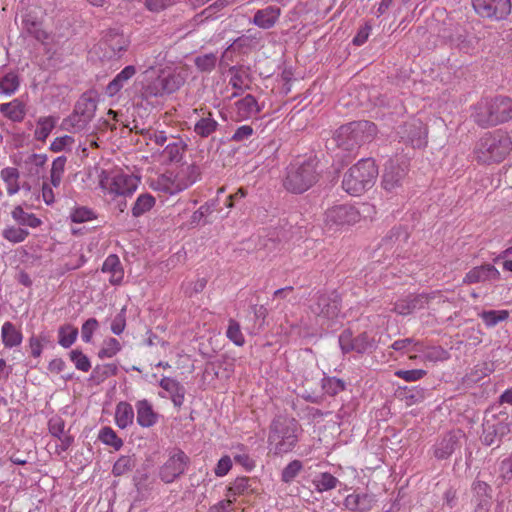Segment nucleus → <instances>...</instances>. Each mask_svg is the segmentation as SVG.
I'll list each match as a JSON object with an SVG mask.
<instances>
[{"label": "nucleus", "instance_id": "1", "mask_svg": "<svg viewBox=\"0 0 512 512\" xmlns=\"http://www.w3.org/2000/svg\"><path fill=\"white\" fill-rule=\"evenodd\" d=\"M512 151L510 135L501 130L485 133L475 144L474 159L480 164L502 162Z\"/></svg>", "mask_w": 512, "mask_h": 512}, {"label": "nucleus", "instance_id": "2", "mask_svg": "<svg viewBox=\"0 0 512 512\" xmlns=\"http://www.w3.org/2000/svg\"><path fill=\"white\" fill-rule=\"evenodd\" d=\"M319 161L316 157L296 160L286 168L284 188L293 194H302L319 180Z\"/></svg>", "mask_w": 512, "mask_h": 512}, {"label": "nucleus", "instance_id": "3", "mask_svg": "<svg viewBox=\"0 0 512 512\" xmlns=\"http://www.w3.org/2000/svg\"><path fill=\"white\" fill-rule=\"evenodd\" d=\"M301 427L298 421L287 415H277L269 427L268 442L273 445L274 455L291 452L298 443Z\"/></svg>", "mask_w": 512, "mask_h": 512}, {"label": "nucleus", "instance_id": "4", "mask_svg": "<svg viewBox=\"0 0 512 512\" xmlns=\"http://www.w3.org/2000/svg\"><path fill=\"white\" fill-rule=\"evenodd\" d=\"M376 125L367 120L353 121L340 126L334 133L336 146L347 152H353L364 143L370 142L376 135Z\"/></svg>", "mask_w": 512, "mask_h": 512}, {"label": "nucleus", "instance_id": "5", "mask_svg": "<svg viewBox=\"0 0 512 512\" xmlns=\"http://www.w3.org/2000/svg\"><path fill=\"white\" fill-rule=\"evenodd\" d=\"M378 168L371 158L361 159L343 177L342 187L350 195L358 196L373 187Z\"/></svg>", "mask_w": 512, "mask_h": 512}, {"label": "nucleus", "instance_id": "6", "mask_svg": "<svg viewBox=\"0 0 512 512\" xmlns=\"http://www.w3.org/2000/svg\"><path fill=\"white\" fill-rule=\"evenodd\" d=\"M475 121L481 127L496 126L512 120V98L497 96L477 105Z\"/></svg>", "mask_w": 512, "mask_h": 512}, {"label": "nucleus", "instance_id": "7", "mask_svg": "<svg viewBox=\"0 0 512 512\" xmlns=\"http://www.w3.org/2000/svg\"><path fill=\"white\" fill-rule=\"evenodd\" d=\"M512 421L505 412L486 415L482 423L481 442L485 446H500L502 438L511 432Z\"/></svg>", "mask_w": 512, "mask_h": 512}, {"label": "nucleus", "instance_id": "8", "mask_svg": "<svg viewBox=\"0 0 512 512\" xmlns=\"http://www.w3.org/2000/svg\"><path fill=\"white\" fill-rule=\"evenodd\" d=\"M408 173L405 160L390 159L384 167L381 186L388 194H398Z\"/></svg>", "mask_w": 512, "mask_h": 512}, {"label": "nucleus", "instance_id": "9", "mask_svg": "<svg viewBox=\"0 0 512 512\" xmlns=\"http://www.w3.org/2000/svg\"><path fill=\"white\" fill-rule=\"evenodd\" d=\"M338 342L343 354L350 352L371 353L377 348L374 337L367 332H362L354 337L351 329H344L338 337Z\"/></svg>", "mask_w": 512, "mask_h": 512}, {"label": "nucleus", "instance_id": "10", "mask_svg": "<svg viewBox=\"0 0 512 512\" xmlns=\"http://www.w3.org/2000/svg\"><path fill=\"white\" fill-rule=\"evenodd\" d=\"M190 464V458L180 448L169 452L166 462L160 467L159 477L164 483H172L183 475Z\"/></svg>", "mask_w": 512, "mask_h": 512}, {"label": "nucleus", "instance_id": "11", "mask_svg": "<svg viewBox=\"0 0 512 512\" xmlns=\"http://www.w3.org/2000/svg\"><path fill=\"white\" fill-rule=\"evenodd\" d=\"M476 14L493 21L506 19L511 13V0H471Z\"/></svg>", "mask_w": 512, "mask_h": 512}, {"label": "nucleus", "instance_id": "12", "mask_svg": "<svg viewBox=\"0 0 512 512\" xmlns=\"http://www.w3.org/2000/svg\"><path fill=\"white\" fill-rule=\"evenodd\" d=\"M340 302L336 292L330 294L318 292L310 305V310L316 316L333 319L340 312Z\"/></svg>", "mask_w": 512, "mask_h": 512}, {"label": "nucleus", "instance_id": "13", "mask_svg": "<svg viewBox=\"0 0 512 512\" xmlns=\"http://www.w3.org/2000/svg\"><path fill=\"white\" fill-rule=\"evenodd\" d=\"M129 45L128 39L118 29H108L99 43V49L104 51L103 58H119Z\"/></svg>", "mask_w": 512, "mask_h": 512}, {"label": "nucleus", "instance_id": "14", "mask_svg": "<svg viewBox=\"0 0 512 512\" xmlns=\"http://www.w3.org/2000/svg\"><path fill=\"white\" fill-rule=\"evenodd\" d=\"M465 434L461 430L446 433L434 445V456L438 460L448 459L455 451L460 450Z\"/></svg>", "mask_w": 512, "mask_h": 512}, {"label": "nucleus", "instance_id": "15", "mask_svg": "<svg viewBox=\"0 0 512 512\" xmlns=\"http://www.w3.org/2000/svg\"><path fill=\"white\" fill-rule=\"evenodd\" d=\"M360 218L359 212L351 205L341 204L325 212V221L330 226L351 225Z\"/></svg>", "mask_w": 512, "mask_h": 512}, {"label": "nucleus", "instance_id": "16", "mask_svg": "<svg viewBox=\"0 0 512 512\" xmlns=\"http://www.w3.org/2000/svg\"><path fill=\"white\" fill-rule=\"evenodd\" d=\"M398 133L413 148H422L427 144V128L420 120L405 123Z\"/></svg>", "mask_w": 512, "mask_h": 512}, {"label": "nucleus", "instance_id": "17", "mask_svg": "<svg viewBox=\"0 0 512 512\" xmlns=\"http://www.w3.org/2000/svg\"><path fill=\"white\" fill-rule=\"evenodd\" d=\"M435 296L436 293L409 295L405 299L398 300L392 311L403 316L409 315L415 310L423 309Z\"/></svg>", "mask_w": 512, "mask_h": 512}, {"label": "nucleus", "instance_id": "18", "mask_svg": "<svg viewBox=\"0 0 512 512\" xmlns=\"http://www.w3.org/2000/svg\"><path fill=\"white\" fill-rule=\"evenodd\" d=\"M184 83L183 78L177 74L159 76L153 84L147 87V92L152 96H162L176 92Z\"/></svg>", "mask_w": 512, "mask_h": 512}, {"label": "nucleus", "instance_id": "19", "mask_svg": "<svg viewBox=\"0 0 512 512\" xmlns=\"http://www.w3.org/2000/svg\"><path fill=\"white\" fill-rule=\"evenodd\" d=\"M500 279V272L492 264H483L480 266L473 267L468 271L464 278V284H476L497 281Z\"/></svg>", "mask_w": 512, "mask_h": 512}, {"label": "nucleus", "instance_id": "20", "mask_svg": "<svg viewBox=\"0 0 512 512\" xmlns=\"http://www.w3.org/2000/svg\"><path fill=\"white\" fill-rule=\"evenodd\" d=\"M21 36L32 37L41 43L48 39V33L43 29L42 21L32 13H26L22 17Z\"/></svg>", "mask_w": 512, "mask_h": 512}, {"label": "nucleus", "instance_id": "21", "mask_svg": "<svg viewBox=\"0 0 512 512\" xmlns=\"http://www.w3.org/2000/svg\"><path fill=\"white\" fill-rule=\"evenodd\" d=\"M281 16V8L276 5H269L255 12L250 23L255 26L268 30L275 26Z\"/></svg>", "mask_w": 512, "mask_h": 512}, {"label": "nucleus", "instance_id": "22", "mask_svg": "<svg viewBox=\"0 0 512 512\" xmlns=\"http://www.w3.org/2000/svg\"><path fill=\"white\" fill-rule=\"evenodd\" d=\"M139 179L132 175L117 174L110 184V191L121 196L132 195L138 187Z\"/></svg>", "mask_w": 512, "mask_h": 512}, {"label": "nucleus", "instance_id": "23", "mask_svg": "<svg viewBox=\"0 0 512 512\" xmlns=\"http://www.w3.org/2000/svg\"><path fill=\"white\" fill-rule=\"evenodd\" d=\"M373 495L367 493H352L344 500V506L352 512H367L374 505Z\"/></svg>", "mask_w": 512, "mask_h": 512}, {"label": "nucleus", "instance_id": "24", "mask_svg": "<svg viewBox=\"0 0 512 512\" xmlns=\"http://www.w3.org/2000/svg\"><path fill=\"white\" fill-rule=\"evenodd\" d=\"M159 385L169 393L175 407L180 408L183 405L186 390L180 382L170 377H163Z\"/></svg>", "mask_w": 512, "mask_h": 512}, {"label": "nucleus", "instance_id": "25", "mask_svg": "<svg viewBox=\"0 0 512 512\" xmlns=\"http://www.w3.org/2000/svg\"><path fill=\"white\" fill-rule=\"evenodd\" d=\"M234 105L237 118L240 120L254 117L261 110L256 98L251 94H247L242 99L236 101Z\"/></svg>", "mask_w": 512, "mask_h": 512}, {"label": "nucleus", "instance_id": "26", "mask_svg": "<svg viewBox=\"0 0 512 512\" xmlns=\"http://www.w3.org/2000/svg\"><path fill=\"white\" fill-rule=\"evenodd\" d=\"M137 423L144 428L155 425L158 421V414L154 412L152 405L146 399L139 400L136 403Z\"/></svg>", "mask_w": 512, "mask_h": 512}, {"label": "nucleus", "instance_id": "27", "mask_svg": "<svg viewBox=\"0 0 512 512\" xmlns=\"http://www.w3.org/2000/svg\"><path fill=\"white\" fill-rule=\"evenodd\" d=\"M102 272L111 274L109 282L113 285H118L122 282L124 277V270L122 268L119 257L116 254H110L102 265Z\"/></svg>", "mask_w": 512, "mask_h": 512}, {"label": "nucleus", "instance_id": "28", "mask_svg": "<svg viewBox=\"0 0 512 512\" xmlns=\"http://www.w3.org/2000/svg\"><path fill=\"white\" fill-rule=\"evenodd\" d=\"M135 74H136L135 66H133V65L126 66L107 85L106 93L111 97L116 95Z\"/></svg>", "mask_w": 512, "mask_h": 512}, {"label": "nucleus", "instance_id": "29", "mask_svg": "<svg viewBox=\"0 0 512 512\" xmlns=\"http://www.w3.org/2000/svg\"><path fill=\"white\" fill-rule=\"evenodd\" d=\"M97 109V101L93 92H85L81 95L74 106V110L86 119H93Z\"/></svg>", "mask_w": 512, "mask_h": 512}, {"label": "nucleus", "instance_id": "30", "mask_svg": "<svg viewBox=\"0 0 512 512\" xmlns=\"http://www.w3.org/2000/svg\"><path fill=\"white\" fill-rule=\"evenodd\" d=\"M134 410L130 403L121 401L116 405L115 421L120 429H125L133 423Z\"/></svg>", "mask_w": 512, "mask_h": 512}, {"label": "nucleus", "instance_id": "31", "mask_svg": "<svg viewBox=\"0 0 512 512\" xmlns=\"http://www.w3.org/2000/svg\"><path fill=\"white\" fill-rule=\"evenodd\" d=\"M118 374V367L116 364L108 363L104 365H96L89 377V381L95 385L103 383L110 376Z\"/></svg>", "mask_w": 512, "mask_h": 512}, {"label": "nucleus", "instance_id": "32", "mask_svg": "<svg viewBox=\"0 0 512 512\" xmlns=\"http://www.w3.org/2000/svg\"><path fill=\"white\" fill-rule=\"evenodd\" d=\"M91 119H86L84 116L73 110L72 114L65 118L62 122V128L71 133H77L84 130L90 123Z\"/></svg>", "mask_w": 512, "mask_h": 512}, {"label": "nucleus", "instance_id": "33", "mask_svg": "<svg viewBox=\"0 0 512 512\" xmlns=\"http://www.w3.org/2000/svg\"><path fill=\"white\" fill-rule=\"evenodd\" d=\"M22 333L11 322H5L2 326V341L5 347L12 348L22 342Z\"/></svg>", "mask_w": 512, "mask_h": 512}, {"label": "nucleus", "instance_id": "34", "mask_svg": "<svg viewBox=\"0 0 512 512\" xmlns=\"http://www.w3.org/2000/svg\"><path fill=\"white\" fill-rule=\"evenodd\" d=\"M199 168L196 165H189L177 174V191H181L196 182L199 176Z\"/></svg>", "mask_w": 512, "mask_h": 512}, {"label": "nucleus", "instance_id": "35", "mask_svg": "<svg viewBox=\"0 0 512 512\" xmlns=\"http://www.w3.org/2000/svg\"><path fill=\"white\" fill-rule=\"evenodd\" d=\"M20 86V77L16 72L10 71L0 76V93L11 96Z\"/></svg>", "mask_w": 512, "mask_h": 512}, {"label": "nucleus", "instance_id": "36", "mask_svg": "<svg viewBox=\"0 0 512 512\" xmlns=\"http://www.w3.org/2000/svg\"><path fill=\"white\" fill-rule=\"evenodd\" d=\"M0 176L7 185V193L9 195H14L20 190L18 183L20 173L18 169L13 167H6L1 170Z\"/></svg>", "mask_w": 512, "mask_h": 512}, {"label": "nucleus", "instance_id": "37", "mask_svg": "<svg viewBox=\"0 0 512 512\" xmlns=\"http://www.w3.org/2000/svg\"><path fill=\"white\" fill-rule=\"evenodd\" d=\"M218 122L211 117V113L207 117H201L194 125V132L202 137L207 138L213 134L218 128Z\"/></svg>", "mask_w": 512, "mask_h": 512}, {"label": "nucleus", "instance_id": "38", "mask_svg": "<svg viewBox=\"0 0 512 512\" xmlns=\"http://www.w3.org/2000/svg\"><path fill=\"white\" fill-rule=\"evenodd\" d=\"M78 328L71 324H64L58 329V343L63 348L71 347L78 336Z\"/></svg>", "mask_w": 512, "mask_h": 512}, {"label": "nucleus", "instance_id": "39", "mask_svg": "<svg viewBox=\"0 0 512 512\" xmlns=\"http://www.w3.org/2000/svg\"><path fill=\"white\" fill-rule=\"evenodd\" d=\"M47 161L45 154H30L23 161V168L26 170L29 176H38L40 168H42Z\"/></svg>", "mask_w": 512, "mask_h": 512}, {"label": "nucleus", "instance_id": "40", "mask_svg": "<svg viewBox=\"0 0 512 512\" xmlns=\"http://www.w3.org/2000/svg\"><path fill=\"white\" fill-rule=\"evenodd\" d=\"M155 202V198L149 193L139 195L132 207V215L134 217H140L150 211L154 207Z\"/></svg>", "mask_w": 512, "mask_h": 512}, {"label": "nucleus", "instance_id": "41", "mask_svg": "<svg viewBox=\"0 0 512 512\" xmlns=\"http://www.w3.org/2000/svg\"><path fill=\"white\" fill-rule=\"evenodd\" d=\"M0 112L12 121H22L25 116L23 106L18 100H14L10 103H3L0 105Z\"/></svg>", "mask_w": 512, "mask_h": 512}, {"label": "nucleus", "instance_id": "42", "mask_svg": "<svg viewBox=\"0 0 512 512\" xmlns=\"http://www.w3.org/2000/svg\"><path fill=\"white\" fill-rule=\"evenodd\" d=\"M186 146L187 145L182 140L170 143L165 147L163 151V156L167 159L169 163L180 162L183 157V153L186 149Z\"/></svg>", "mask_w": 512, "mask_h": 512}, {"label": "nucleus", "instance_id": "43", "mask_svg": "<svg viewBox=\"0 0 512 512\" xmlns=\"http://www.w3.org/2000/svg\"><path fill=\"white\" fill-rule=\"evenodd\" d=\"M321 387L329 396H335L346 389V383L337 377H323Z\"/></svg>", "mask_w": 512, "mask_h": 512}, {"label": "nucleus", "instance_id": "44", "mask_svg": "<svg viewBox=\"0 0 512 512\" xmlns=\"http://www.w3.org/2000/svg\"><path fill=\"white\" fill-rule=\"evenodd\" d=\"M12 217L20 224L36 228L41 224V220L34 214L27 213L21 206H17L12 211Z\"/></svg>", "mask_w": 512, "mask_h": 512}, {"label": "nucleus", "instance_id": "45", "mask_svg": "<svg viewBox=\"0 0 512 512\" xmlns=\"http://www.w3.org/2000/svg\"><path fill=\"white\" fill-rule=\"evenodd\" d=\"M136 466V458L134 456H121L114 463L112 468V474L116 477L122 476L127 472H130Z\"/></svg>", "mask_w": 512, "mask_h": 512}, {"label": "nucleus", "instance_id": "46", "mask_svg": "<svg viewBox=\"0 0 512 512\" xmlns=\"http://www.w3.org/2000/svg\"><path fill=\"white\" fill-rule=\"evenodd\" d=\"M479 316L486 326L493 327L499 322L508 319L509 312L507 310H484L479 314Z\"/></svg>", "mask_w": 512, "mask_h": 512}, {"label": "nucleus", "instance_id": "47", "mask_svg": "<svg viewBox=\"0 0 512 512\" xmlns=\"http://www.w3.org/2000/svg\"><path fill=\"white\" fill-rule=\"evenodd\" d=\"M339 480L328 472L321 473L313 480V484L318 492L329 491L337 487Z\"/></svg>", "mask_w": 512, "mask_h": 512}, {"label": "nucleus", "instance_id": "48", "mask_svg": "<svg viewBox=\"0 0 512 512\" xmlns=\"http://www.w3.org/2000/svg\"><path fill=\"white\" fill-rule=\"evenodd\" d=\"M409 234L403 227H394L390 230L389 234L383 238L382 242L384 246H393L397 244L405 243L408 240Z\"/></svg>", "mask_w": 512, "mask_h": 512}, {"label": "nucleus", "instance_id": "49", "mask_svg": "<svg viewBox=\"0 0 512 512\" xmlns=\"http://www.w3.org/2000/svg\"><path fill=\"white\" fill-rule=\"evenodd\" d=\"M98 439L102 443L113 447L115 450H119L123 446L122 439L117 436L111 427L108 426H105L100 430Z\"/></svg>", "mask_w": 512, "mask_h": 512}, {"label": "nucleus", "instance_id": "50", "mask_svg": "<svg viewBox=\"0 0 512 512\" xmlns=\"http://www.w3.org/2000/svg\"><path fill=\"white\" fill-rule=\"evenodd\" d=\"M217 60L215 53H207L197 56L194 59V64L200 72L210 73L215 69Z\"/></svg>", "mask_w": 512, "mask_h": 512}, {"label": "nucleus", "instance_id": "51", "mask_svg": "<svg viewBox=\"0 0 512 512\" xmlns=\"http://www.w3.org/2000/svg\"><path fill=\"white\" fill-rule=\"evenodd\" d=\"M257 44V38L251 35H242L234 40V42L225 50L223 57L229 50L243 52L253 48Z\"/></svg>", "mask_w": 512, "mask_h": 512}, {"label": "nucleus", "instance_id": "52", "mask_svg": "<svg viewBox=\"0 0 512 512\" xmlns=\"http://www.w3.org/2000/svg\"><path fill=\"white\" fill-rule=\"evenodd\" d=\"M227 338L237 346H243L245 343L244 335L241 331L240 324L234 320L229 319V325L226 331Z\"/></svg>", "mask_w": 512, "mask_h": 512}, {"label": "nucleus", "instance_id": "53", "mask_svg": "<svg viewBox=\"0 0 512 512\" xmlns=\"http://www.w3.org/2000/svg\"><path fill=\"white\" fill-rule=\"evenodd\" d=\"M69 358L74 363L75 368L82 372H88L91 369L89 358L79 349L69 352Z\"/></svg>", "mask_w": 512, "mask_h": 512}, {"label": "nucleus", "instance_id": "54", "mask_svg": "<svg viewBox=\"0 0 512 512\" xmlns=\"http://www.w3.org/2000/svg\"><path fill=\"white\" fill-rule=\"evenodd\" d=\"M54 128L52 117H42L38 120V127L35 130V138L38 141H45L51 130Z\"/></svg>", "mask_w": 512, "mask_h": 512}, {"label": "nucleus", "instance_id": "55", "mask_svg": "<svg viewBox=\"0 0 512 512\" xmlns=\"http://www.w3.org/2000/svg\"><path fill=\"white\" fill-rule=\"evenodd\" d=\"M120 350V342L116 338H108L104 341V346L98 351V357L100 359L111 358Z\"/></svg>", "mask_w": 512, "mask_h": 512}, {"label": "nucleus", "instance_id": "56", "mask_svg": "<svg viewBox=\"0 0 512 512\" xmlns=\"http://www.w3.org/2000/svg\"><path fill=\"white\" fill-rule=\"evenodd\" d=\"M248 477H238L227 489V496H237L246 493L250 489Z\"/></svg>", "mask_w": 512, "mask_h": 512}, {"label": "nucleus", "instance_id": "57", "mask_svg": "<svg viewBox=\"0 0 512 512\" xmlns=\"http://www.w3.org/2000/svg\"><path fill=\"white\" fill-rule=\"evenodd\" d=\"M97 216L94 211L88 207H76L70 214V218L74 223H83L95 219Z\"/></svg>", "mask_w": 512, "mask_h": 512}, {"label": "nucleus", "instance_id": "58", "mask_svg": "<svg viewBox=\"0 0 512 512\" xmlns=\"http://www.w3.org/2000/svg\"><path fill=\"white\" fill-rule=\"evenodd\" d=\"M2 235L6 240L12 243H20L28 237L29 232L20 227H8L4 229Z\"/></svg>", "mask_w": 512, "mask_h": 512}, {"label": "nucleus", "instance_id": "59", "mask_svg": "<svg viewBox=\"0 0 512 512\" xmlns=\"http://www.w3.org/2000/svg\"><path fill=\"white\" fill-rule=\"evenodd\" d=\"M303 469V464L300 460L291 461L281 473V480L284 483H290L298 473Z\"/></svg>", "mask_w": 512, "mask_h": 512}, {"label": "nucleus", "instance_id": "60", "mask_svg": "<svg viewBox=\"0 0 512 512\" xmlns=\"http://www.w3.org/2000/svg\"><path fill=\"white\" fill-rule=\"evenodd\" d=\"M473 491L477 497L478 502L480 499H487L488 502H491L492 488L486 482L480 480L475 481L473 483Z\"/></svg>", "mask_w": 512, "mask_h": 512}, {"label": "nucleus", "instance_id": "61", "mask_svg": "<svg viewBox=\"0 0 512 512\" xmlns=\"http://www.w3.org/2000/svg\"><path fill=\"white\" fill-rule=\"evenodd\" d=\"M99 323L96 318H89L81 327V337L85 343L92 341L93 333L98 329Z\"/></svg>", "mask_w": 512, "mask_h": 512}, {"label": "nucleus", "instance_id": "62", "mask_svg": "<svg viewBox=\"0 0 512 512\" xmlns=\"http://www.w3.org/2000/svg\"><path fill=\"white\" fill-rule=\"evenodd\" d=\"M427 374L426 370L423 369H412V370H398L395 375L408 382H414L422 379Z\"/></svg>", "mask_w": 512, "mask_h": 512}, {"label": "nucleus", "instance_id": "63", "mask_svg": "<svg viewBox=\"0 0 512 512\" xmlns=\"http://www.w3.org/2000/svg\"><path fill=\"white\" fill-rule=\"evenodd\" d=\"M125 327H126V307L124 306L112 320L111 331L115 335H120L124 331Z\"/></svg>", "mask_w": 512, "mask_h": 512}, {"label": "nucleus", "instance_id": "64", "mask_svg": "<svg viewBox=\"0 0 512 512\" xmlns=\"http://www.w3.org/2000/svg\"><path fill=\"white\" fill-rule=\"evenodd\" d=\"M499 477L504 482L512 480V453L500 462Z\"/></svg>", "mask_w": 512, "mask_h": 512}]
</instances>
